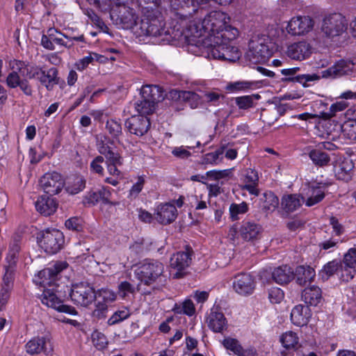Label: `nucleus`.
I'll return each mask as SVG.
<instances>
[{
    "instance_id": "f257e3e1",
    "label": "nucleus",
    "mask_w": 356,
    "mask_h": 356,
    "mask_svg": "<svg viewBox=\"0 0 356 356\" xmlns=\"http://www.w3.org/2000/svg\"><path fill=\"white\" fill-rule=\"evenodd\" d=\"M67 266L66 262H56L51 266L40 270L38 276L40 279V284L44 289L40 298L42 304L51 307L59 312L65 313L72 316H76L78 312L72 306L64 305L60 298L65 297L61 285L56 283L58 274Z\"/></svg>"
},
{
    "instance_id": "f03ea898",
    "label": "nucleus",
    "mask_w": 356,
    "mask_h": 356,
    "mask_svg": "<svg viewBox=\"0 0 356 356\" xmlns=\"http://www.w3.org/2000/svg\"><path fill=\"white\" fill-rule=\"evenodd\" d=\"M167 2L169 7L172 9L174 16L172 25L168 27L165 24L162 26V22L159 20V26L157 29V38H159L160 42L169 43L172 40L179 39L184 33V29L186 27L184 22L189 19L192 16L198 12H204L202 8H200V2L197 0H163Z\"/></svg>"
},
{
    "instance_id": "7ed1b4c3",
    "label": "nucleus",
    "mask_w": 356,
    "mask_h": 356,
    "mask_svg": "<svg viewBox=\"0 0 356 356\" xmlns=\"http://www.w3.org/2000/svg\"><path fill=\"white\" fill-rule=\"evenodd\" d=\"M227 16L221 12H213L207 15L201 21L200 24L195 22H190L188 31L194 37H201L204 33H207L208 36L205 40H202L203 44L209 42H213V37L218 35L227 24Z\"/></svg>"
},
{
    "instance_id": "20e7f679",
    "label": "nucleus",
    "mask_w": 356,
    "mask_h": 356,
    "mask_svg": "<svg viewBox=\"0 0 356 356\" xmlns=\"http://www.w3.org/2000/svg\"><path fill=\"white\" fill-rule=\"evenodd\" d=\"M63 293H68L72 301L82 307H88L95 301L97 294L94 288L88 282H81L72 284L69 287L65 284H60Z\"/></svg>"
},
{
    "instance_id": "39448f33",
    "label": "nucleus",
    "mask_w": 356,
    "mask_h": 356,
    "mask_svg": "<svg viewBox=\"0 0 356 356\" xmlns=\"http://www.w3.org/2000/svg\"><path fill=\"white\" fill-rule=\"evenodd\" d=\"M207 48L208 57L214 59L234 63L241 57L238 49L231 43L219 42V43L209 42L203 44Z\"/></svg>"
},
{
    "instance_id": "423d86ee",
    "label": "nucleus",
    "mask_w": 356,
    "mask_h": 356,
    "mask_svg": "<svg viewBox=\"0 0 356 356\" xmlns=\"http://www.w3.org/2000/svg\"><path fill=\"white\" fill-rule=\"evenodd\" d=\"M143 18L140 23V35H156V0H138Z\"/></svg>"
},
{
    "instance_id": "0eeeda50",
    "label": "nucleus",
    "mask_w": 356,
    "mask_h": 356,
    "mask_svg": "<svg viewBox=\"0 0 356 356\" xmlns=\"http://www.w3.org/2000/svg\"><path fill=\"white\" fill-rule=\"evenodd\" d=\"M39 245L49 254H54L63 249L65 236L62 232L56 229H47L38 236Z\"/></svg>"
},
{
    "instance_id": "6e6552de",
    "label": "nucleus",
    "mask_w": 356,
    "mask_h": 356,
    "mask_svg": "<svg viewBox=\"0 0 356 356\" xmlns=\"http://www.w3.org/2000/svg\"><path fill=\"white\" fill-rule=\"evenodd\" d=\"M268 44V39L266 38H256L250 40L249 50L246 53L250 62L254 64L265 62L273 53Z\"/></svg>"
},
{
    "instance_id": "1a4fd4ad",
    "label": "nucleus",
    "mask_w": 356,
    "mask_h": 356,
    "mask_svg": "<svg viewBox=\"0 0 356 356\" xmlns=\"http://www.w3.org/2000/svg\"><path fill=\"white\" fill-rule=\"evenodd\" d=\"M348 22L346 17L340 13H332L326 16L322 23L321 31L329 38L339 36L348 29Z\"/></svg>"
},
{
    "instance_id": "9d476101",
    "label": "nucleus",
    "mask_w": 356,
    "mask_h": 356,
    "mask_svg": "<svg viewBox=\"0 0 356 356\" xmlns=\"http://www.w3.org/2000/svg\"><path fill=\"white\" fill-rule=\"evenodd\" d=\"M117 6V9H113L111 12V19L124 29H133L138 18L135 10L126 4Z\"/></svg>"
},
{
    "instance_id": "9b49d317",
    "label": "nucleus",
    "mask_w": 356,
    "mask_h": 356,
    "mask_svg": "<svg viewBox=\"0 0 356 356\" xmlns=\"http://www.w3.org/2000/svg\"><path fill=\"white\" fill-rule=\"evenodd\" d=\"M193 253V249L186 245V251L178 252L170 257V266L177 270V272L174 274L173 278L179 279L184 276L185 273L183 270L191 265Z\"/></svg>"
},
{
    "instance_id": "f8f14e48",
    "label": "nucleus",
    "mask_w": 356,
    "mask_h": 356,
    "mask_svg": "<svg viewBox=\"0 0 356 356\" xmlns=\"http://www.w3.org/2000/svg\"><path fill=\"white\" fill-rule=\"evenodd\" d=\"M40 183L44 193L50 196L59 193L64 186L61 175L56 172L44 174L41 177Z\"/></svg>"
},
{
    "instance_id": "ddd939ff",
    "label": "nucleus",
    "mask_w": 356,
    "mask_h": 356,
    "mask_svg": "<svg viewBox=\"0 0 356 356\" xmlns=\"http://www.w3.org/2000/svg\"><path fill=\"white\" fill-rule=\"evenodd\" d=\"M354 63L350 60L341 59L332 66L321 72V77L325 79H337L353 73ZM321 77V76H319Z\"/></svg>"
},
{
    "instance_id": "4468645a",
    "label": "nucleus",
    "mask_w": 356,
    "mask_h": 356,
    "mask_svg": "<svg viewBox=\"0 0 356 356\" xmlns=\"http://www.w3.org/2000/svg\"><path fill=\"white\" fill-rule=\"evenodd\" d=\"M154 264L148 263L144 264L138 269V278L143 283V291L145 296L150 295L152 291H154L156 289V278L154 276Z\"/></svg>"
},
{
    "instance_id": "2eb2a0df",
    "label": "nucleus",
    "mask_w": 356,
    "mask_h": 356,
    "mask_svg": "<svg viewBox=\"0 0 356 356\" xmlns=\"http://www.w3.org/2000/svg\"><path fill=\"white\" fill-rule=\"evenodd\" d=\"M314 26V21L309 16L293 17L287 26L288 33L293 35H300L308 33Z\"/></svg>"
},
{
    "instance_id": "dca6fc26",
    "label": "nucleus",
    "mask_w": 356,
    "mask_h": 356,
    "mask_svg": "<svg viewBox=\"0 0 356 356\" xmlns=\"http://www.w3.org/2000/svg\"><path fill=\"white\" fill-rule=\"evenodd\" d=\"M124 125L131 134L142 136L147 132L151 124L147 116L138 115L128 118Z\"/></svg>"
},
{
    "instance_id": "f3484780",
    "label": "nucleus",
    "mask_w": 356,
    "mask_h": 356,
    "mask_svg": "<svg viewBox=\"0 0 356 356\" xmlns=\"http://www.w3.org/2000/svg\"><path fill=\"white\" fill-rule=\"evenodd\" d=\"M6 86L11 89L19 88L24 95L28 97L33 95V90L27 79H22L17 71L10 72L6 79Z\"/></svg>"
},
{
    "instance_id": "a211bd4d",
    "label": "nucleus",
    "mask_w": 356,
    "mask_h": 356,
    "mask_svg": "<svg viewBox=\"0 0 356 356\" xmlns=\"http://www.w3.org/2000/svg\"><path fill=\"white\" fill-rule=\"evenodd\" d=\"M233 287L236 293L241 295L251 294L255 287V282L252 275L240 273L234 277Z\"/></svg>"
},
{
    "instance_id": "6ab92c4d",
    "label": "nucleus",
    "mask_w": 356,
    "mask_h": 356,
    "mask_svg": "<svg viewBox=\"0 0 356 356\" xmlns=\"http://www.w3.org/2000/svg\"><path fill=\"white\" fill-rule=\"evenodd\" d=\"M299 67H291L287 69H282L281 70L282 74L286 76L287 77L282 78V81L283 82H298L302 83L304 87H307L306 84L308 81H314L320 79V76L316 74H302L297 75L296 73L299 71Z\"/></svg>"
},
{
    "instance_id": "aec40b11",
    "label": "nucleus",
    "mask_w": 356,
    "mask_h": 356,
    "mask_svg": "<svg viewBox=\"0 0 356 356\" xmlns=\"http://www.w3.org/2000/svg\"><path fill=\"white\" fill-rule=\"evenodd\" d=\"M312 47L305 41L296 42L288 47L287 55L293 60H302L308 58L312 54Z\"/></svg>"
},
{
    "instance_id": "412c9836",
    "label": "nucleus",
    "mask_w": 356,
    "mask_h": 356,
    "mask_svg": "<svg viewBox=\"0 0 356 356\" xmlns=\"http://www.w3.org/2000/svg\"><path fill=\"white\" fill-rule=\"evenodd\" d=\"M208 326L214 332L222 333L227 328V321L218 307L213 308L208 317Z\"/></svg>"
},
{
    "instance_id": "4be33fe9",
    "label": "nucleus",
    "mask_w": 356,
    "mask_h": 356,
    "mask_svg": "<svg viewBox=\"0 0 356 356\" xmlns=\"http://www.w3.org/2000/svg\"><path fill=\"white\" fill-rule=\"evenodd\" d=\"M324 197V188L319 186L309 187L307 193L301 195V200L307 207H312L319 203Z\"/></svg>"
},
{
    "instance_id": "5701e85b",
    "label": "nucleus",
    "mask_w": 356,
    "mask_h": 356,
    "mask_svg": "<svg viewBox=\"0 0 356 356\" xmlns=\"http://www.w3.org/2000/svg\"><path fill=\"white\" fill-rule=\"evenodd\" d=\"M58 204L52 196L41 195L35 202V209L44 216H50L57 209Z\"/></svg>"
},
{
    "instance_id": "b1692460",
    "label": "nucleus",
    "mask_w": 356,
    "mask_h": 356,
    "mask_svg": "<svg viewBox=\"0 0 356 356\" xmlns=\"http://www.w3.org/2000/svg\"><path fill=\"white\" fill-rule=\"evenodd\" d=\"M310 316L311 314L309 307L302 305L295 306L291 313L292 323L299 327L307 325Z\"/></svg>"
},
{
    "instance_id": "393cba45",
    "label": "nucleus",
    "mask_w": 356,
    "mask_h": 356,
    "mask_svg": "<svg viewBox=\"0 0 356 356\" xmlns=\"http://www.w3.org/2000/svg\"><path fill=\"white\" fill-rule=\"evenodd\" d=\"M224 347L237 356H254L256 351L252 348L244 349L239 341L234 338L227 337L222 341Z\"/></svg>"
},
{
    "instance_id": "a878e982",
    "label": "nucleus",
    "mask_w": 356,
    "mask_h": 356,
    "mask_svg": "<svg viewBox=\"0 0 356 356\" xmlns=\"http://www.w3.org/2000/svg\"><path fill=\"white\" fill-rule=\"evenodd\" d=\"M293 268L288 265L275 268L272 273L273 280L281 285L286 284L294 279Z\"/></svg>"
},
{
    "instance_id": "bb28decb",
    "label": "nucleus",
    "mask_w": 356,
    "mask_h": 356,
    "mask_svg": "<svg viewBox=\"0 0 356 356\" xmlns=\"http://www.w3.org/2000/svg\"><path fill=\"white\" fill-rule=\"evenodd\" d=\"M261 232V227L253 222H243L239 230L241 238L247 241L257 239Z\"/></svg>"
},
{
    "instance_id": "cd10ccee",
    "label": "nucleus",
    "mask_w": 356,
    "mask_h": 356,
    "mask_svg": "<svg viewBox=\"0 0 356 356\" xmlns=\"http://www.w3.org/2000/svg\"><path fill=\"white\" fill-rule=\"evenodd\" d=\"M177 212V209L172 204L161 205L157 210V222L163 225L170 224L175 220Z\"/></svg>"
},
{
    "instance_id": "c85d7f7f",
    "label": "nucleus",
    "mask_w": 356,
    "mask_h": 356,
    "mask_svg": "<svg viewBox=\"0 0 356 356\" xmlns=\"http://www.w3.org/2000/svg\"><path fill=\"white\" fill-rule=\"evenodd\" d=\"M302 300L307 305L316 306L322 300L321 289L316 286L305 288L302 292Z\"/></svg>"
},
{
    "instance_id": "c756f323",
    "label": "nucleus",
    "mask_w": 356,
    "mask_h": 356,
    "mask_svg": "<svg viewBox=\"0 0 356 356\" xmlns=\"http://www.w3.org/2000/svg\"><path fill=\"white\" fill-rule=\"evenodd\" d=\"M294 279L300 286H305L311 282L315 276L314 270L309 266H298L293 270Z\"/></svg>"
},
{
    "instance_id": "7c9ffc66",
    "label": "nucleus",
    "mask_w": 356,
    "mask_h": 356,
    "mask_svg": "<svg viewBox=\"0 0 356 356\" xmlns=\"http://www.w3.org/2000/svg\"><path fill=\"white\" fill-rule=\"evenodd\" d=\"M110 195V192L104 188L97 191H91L85 196L83 203L85 206H94L99 200H102L104 204H108Z\"/></svg>"
},
{
    "instance_id": "2f4dec72",
    "label": "nucleus",
    "mask_w": 356,
    "mask_h": 356,
    "mask_svg": "<svg viewBox=\"0 0 356 356\" xmlns=\"http://www.w3.org/2000/svg\"><path fill=\"white\" fill-rule=\"evenodd\" d=\"M49 341L47 337H36L29 340L25 347L27 353L33 355L40 353L41 352H46V343Z\"/></svg>"
},
{
    "instance_id": "473e14b6",
    "label": "nucleus",
    "mask_w": 356,
    "mask_h": 356,
    "mask_svg": "<svg viewBox=\"0 0 356 356\" xmlns=\"http://www.w3.org/2000/svg\"><path fill=\"white\" fill-rule=\"evenodd\" d=\"M218 33V35L213 37V43H219V42L231 43L238 35V29L227 24Z\"/></svg>"
},
{
    "instance_id": "72a5a7b5",
    "label": "nucleus",
    "mask_w": 356,
    "mask_h": 356,
    "mask_svg": "<svg viewBox=\"0 0 356 356\" xmlns=\"http://www.w3.org/2000/svg\"><path fill=\"white\" fill-rule=\"evenodd\" d=\"M301 195L290 194L284 195L282 198V207L283 209L289 213L298 209L302 204Z\"/></svg>"
},
{
    "instance_id": "f704fd0d",
    "label": "nucleus",
    "mask_w": 356,
    "mask_h": 356,
    "mask_svg": "<svg viewBox=\"0 0 356 356\" xmlns=\"http://www.w3.org/2000/svg\"><path fill=\"white\" fill-rule=\"evenodd\" d=\"M21 236L17 234L13 238L12 242L10 244L9 251L6 257V261L8 264L16 265L18 259L19 252L21 250Z\"/></svg>"
},
{
    "instance_id": "c9c22d12",
    "label": "nucleus",
    "mask_w": 356,
    "mask_h": 356,
    "mask_svg": "<svg viewBox=\"0 0 356 356\" xmlns=\"http://www.w3.org/2000/svg\"><path fill=\"white\" fill-rule=\"evenodd\" d=\"M181 90L176 89L167 91L157 85V104L165 99L178 101L180 100Z\"/></svg>"
},
{
    "instance_id": "e433bc0d",
    "label": "nucleus",
    "mask_w": 356,
    "mask_h": 356,
    "mask_svg": "<svg viewBox=\"0 0 356 356\" xmlns=\"http://www.w3.org/2000/svg\"><path fill=\"white\" fill-rule=\"evenodd\" d=\"M135 108L140 115H151L156 109L155 100L141 99L135 103Z\"/></svg>"
},
{
    "instance_id": "4c0bfd02",
    "label": "nucleus",
    "mask_w": 356,
    "mask_h": 356,
    "mask_svg": "<svg viewBox=\"0 0 356 356\" xmlns=\"http://www.w3.org/2000/svg\"><path fill=\"white\" fill-rule=\"evenodd\" d=\"M262 209L266 212L274 211L279 204L278 197L272 192L264 193Z\"/></svg>"
},
{
    "instance_id": "58836bf2",
    "label": "nucleus",
    "mask_w": 356,
    "mask_h": 356,
    "mask_svg": "<svg viewBox=\"0 0 356 356\" xmlns=\"http://www.w3.org/2000/svg\"><path fill=\"white\" fill-rule=\"evenodd\" d=\"M261 96L259 94L238 97L235 103L240 109L246 110L254 106V100H259Z\"/></svg>"
},
{
    "instance_id": "ea45409f",
    "label": "nucleus",
    "mask_w": 356,
    "mask_h": 356,
    "mask_svg": "<svg viewBox=\"0 0 356 356\" xmlns=\"http://www.w3.org/2000/svg\"><path fill=\"white\" fill-rule=\"evenodd\" d=\"M309 156L315 165L321 167L327 165L330 161V156L319 149H312Z\"/></svg>"
},
{
    "instance_id": "a19ab883",
    "label": "nucleus",
    "mask_w": 356,
    "mask_h": 356,
    "mask_svg": "<svg viewBox=\"0 0 356 356\" xmlns=\"http://www.w3.org/2000/svg\"><path fill=\"white\" fill-rule=\"evenodd\" d=\"M280 342L286 350H295L298 343V337L295 332L290 331L281 336Z\"/></svg>"
},
{
    "instance_id": "79ce46f5",
    "label": "nucleus",
    "mask_w": 356,
    "mask_h": 356,
    "mask_svg": "<svg viewBox=\"0 0 356 356\" xmlns=\"http://www.w3.org/2000/svg\"><path fill=\"white\" fill-rule=\"evenodd\" d=\"M15 268L16 265H12L11 264L5 266V273L3 277L1 287L13 289Z\"/></svg>"
},
{
    "instance_id": "37998d69",
    "label": "nucleus",
    "mask_w": 356,
    "mask_h": 356,
    "mask_svg": "<svg viewBox=\"0 0 356 356\" xmlns=\"http://www.w3.org/2000/svg\"><path fill=\"white\" fill-rule=\"evenodd\" d=\"M26 75L30 79L37 77L42 85L48 81L45 71L38 66H31L30 68H26Z\"/></svg>"
},
{
    "instance_id": "c03bdc74",
    "label": "nucleus",
    "mask_w": 356,
    "mask_h": 356,
    "mask_svg": "<svg viewBox=\"0 0 356 356\" xmlns=\"http://www.w3.org/2000/svg\"><path fill=\"white\" fill-rule=\"evenodd\" d=\"M341 266V264L336 260L328 262L326 265H325L323 269L320 273L322 279L323 280H327L330 276L333 275L339 270Z\"/></svg>"
},
{
    "instance_id": "a18cd8bd",
    "label": "nucleus",
    "mask_w": 356,
    "mask_h": 356,
    "mask_svg": "<svg viewBox=\"0 0 356 356\" xmlns=\"http://www.w3.org/2000/svg\"><path fill=\"white\" fill-rule=\"evenodd\" d=\"M129 310L124 307L122 309L117 310L113 314L108 318V324L113 325L117 324L123 320L127 318L130 316Z\"/></svg>"
},
{
    "instance_id": "49530a36",
    "label": "nucleus",
    "mask_w": 356,
    "mask_h": 356,
    "mask_svg": "<svg viewBox=\"0 0 356 356\" xmlns=\"http://www.w3.org/2000/svg\"><path fill=\"white\" fill-rule=\"evenodd\" d=\"M248 211V205L243 202L241 204L232 203L229 207L230 216L232 220L238 219V215L245 213Z\"/></svg>"
},
{
    "instance_id": "de8ad7c7",
    "label": "nucleus",
    "mask_w": 356,
    "mask_h": 356,
    "mask_svg": "<svg viewBox=\"0 0 356 356\" xmlns=\"http://www.w3.org/2000/svg\"><path fill=\"white\" fill-rule=\"evenodd\" d=\"M106 128L113 138H117L122 134V125L114 119H110L106 122Z\"/></svg>"
},
{
    "instance_id": "09e8293b",
    "label": "nucleus",
    "mask_w": 356,
    "mask_h": 356,
    "mask_svg": "<svg viewBox=\"0 0 356 356\" xmlns=\"http://www.w3.org/2000/svg\"><path fill=\"white\" fill-rule=\"evenodd\" d=\"M92 341L93 345L99 350L105 348L108 344L106 337L97 331L92 334Z\"/></svg>"
},
{
    "instance_id": "8fccbe9b",
    "label": "nucleus",
    "mask_w": 356,
    "mask_h": 356,
    "mask_svg": "<svg viewBox=\"0 0 356 356\" xmlns=\"http://www.w3.org/2000/svg\"><path fill=\"white\" fill-rule=\"evenodd\" d=\"M344 134L351 140L356 142V120H352L342 127Z\"/></svg>"
},
{
    "instance_id": "3c124183",
    "label": "nucleus",
    "mask_w": 356,
    "mask_h": 356,
    "mask_svg": "<svg viewBox=\"0 0 356 356\" xmlns=\"http://www.w3.org/2000/svg\"><path fill=\"white\" fill-rule=\"evenodd\" d=\"M97 296L102 298L104 302H112L116 300L117 296L115 292L108 289H102L95 292Z\"/></svg>"
},
{
    "instance_id": "603ef678",
    "label": "nucleus",
    "mask_w": 356,
    "mask_h": 356,
    "mask_svg": "<svg viewBox=\"0 0 356 356\" xmlns=\"http://www.w3.org/2000/svg\"><path fill=\"white\" fill-rule=\"evenodd\" d=\"M338 179L348 182L351 179L352 172L350 169H347L344 163L340 165L336 172Z\"/></svg>"
},
{
    "instance_id": "864d4df0",
    "label": "nucleus",
    "mask_w": 356,
    "mask_h": 356,
    "mask_svg": "<svg viewBox=\"0 0 356 356\" xmlns=\"http://www.w3.org/2000/svg\"><path fill=\"white\" fill-rule=\"evenodd\" d=\"M86 186V180L83 177H76L74 184L67 188V191L71 194H76L81 191Z\"/></svg>"
},
{
    "instance_id": "5fc2aeb1",
    "label": "nucleus",
    "mask_w": 356,
    "mask_h": 356,
    "mask_svg": "<svg viewBox=\"0 0 356 356\" xmlns=\"http://www.w3.org/2000/svg\"><path fill=\"white\" fill-rule=\"evenodd\" d=\"M47 33L48 34H49L50 39H51L53 42H54L56 44L64 46V47H68L67 44L64 42L63 39L61 37H59L57 35L58 34L60 36H63V37L67 38L68 37L67 35H65V34H63L60 32H58L56 29H55L54 28L49 29L47 30Z\"/></svg>"
},
{
    "instance_id": "6e6d98bb",
    "label": "nucleus",
    "mask_w": 356,
    "mask_h": 356,
    "mask_svg": "<svg viewBox=\"0 0 356 356\" xmlns=\"http://www.w3.org/2000/svg\"><path fill=\"white\" fill-rule=\"evenodd\" d=\"M66 228L68 229L81 232L83 229L82 220L78 217L70 218L65 222Z\"/></svg>"
},
{
    "instance_id": "4d7b16f0",
    "label": "nucleus",
    "mask_w": 356,
    "mask_h": 356,
    "mask_svg": "<svg viewBox=\"0 0 356 356\" xmlns=\"http://www.w3.org/2000/svg\"><path fill=\"white\" fill-rule=\"evenodd\" d=\"M343 263L344 266L355 268L356 266V249H350L344 255Z\"/></svg>"
},
{
    "instance_id": "13d9d810",
    "label": "nucleus",
    "mask_w": 356,
    "mask_h": 356,
    "mask_svg": "<svg viewBox=\"0 0 356 356\" xmlns=\"http://www.w3.org/2000/svg\"><path fill=\"white\" fill-rule=\"evenodd\" d=\"M108 311L107 305L104 302H99L96 305L95 309L92 312V316L97 319L104 318L106 317Z\"/></svg>"
},
{
    "instance_id": "bf43d9fd",
    "label": "nucleus",
    "mask_w": 356,
    "mask_h": 356,
    "mask_svg": "<svg viewBox=\"0 0 356 356\" xmlns=\"http://www.w3.org/2000/svg\"><path fill=\"white\" fill-rule=\"evenodd\" d=\"M106 164L115 163L122 164V158L118 152L113 147L112 150L105 156Z\"/></svg>"
},
{
    "instance_id": "052dcab7",
    "label": "nucleus",
    "mask_w": 356,
    "mask_h": 356,
    "mask_svg": "<svg viewBox=\"0 0 356 356\" xmlns=\"http://www.w3.org/2000/svg\"><path fill=\"white\" fill-rule=\"evenodd\" d=\"M134 286L127 281L122 282L118 285V293L122 298H125L129 293H134Z\"/></svg>"
},
{
    "instance_id": "680f3d73",
    "label": "nucleus",
    "mask_w": 356,
    "mask_h": 356,
    "mask_svg": "<svg viewBox=\"0 0 356 356\" xmlns=\"http://www.w3.org/2000/svg\"><path fill=\"white\" fill-rule=\"evenodd\" d=\"M340 278L343 282H348L354 277L356 270L353 268H349L346 266H343L341 265L340 267Z\"/></svg>"
},
{
    "instance_id": "e2e57ef3",
    "label": "nucleus",
    "mask_w": 356,
    "mask_h": 356,
    "mask_svg": "<svg viewBox=\"0 0 356 356\" xmlns=\"http://www.w3.org/2000/svg\"><path fill=\"white\" fill-rule=\"evenodd\" d=\"M284 298L283 291L278 288H273L268 292V298L273 304L279 303Z\"/></svg>"
},
{
    "instance_id": "0e129e2a",
    "label": "nucleus",
    "mask_w": 356,
    "mask_h": 356,
    "mask_svg": "<svg viewBox=\"0 0 356 356\" xmlns=\"http://www.w3.org/2000/svg\"><path fill=\"white\" fill-rule=\"evenodd\" d=\"M245 182L248 184H258L259 176L257 172L251 168H248L243 174Z\"/></svg>"
},
{
    "instance_id": "69168bd1",
    "label": "nucleus",
    "mask_w": 356,
    "mask_h": 356,
    "mask_svg": "<svg viewBox=\"0 0 356 356\" xmlns=\"http://www.w3.org/2000/svg\"><path fill=\"white\" fill-rule=\"evenodd\" d=\"M104 161V157L102 156H97L95 159L90 163V168L91 170L99 175L103 174L104 168L101 165V163Z\"/></svg>"
},
{
    "instance_id": "338daca9",
    "label": "nucleus",
    "mask_w": 356,
    "mask_h": 356,
    "mask_svg": "<svg viewBox=\"0 0 356 356\" xmlns=\"http://www.w3.org/2000/svg\"><path fill=\"white\" fill-rule=\"evenodd\" d=\"M253 85L254 83L250 81H236L230 83L228 88L233 90H244L252 88Z\"/></svg>"
},
{
    "instance_id": "774afa93",
    "label": "nucleus",
    "mask_w": 356,
    "mask_h": 356,
    "mask_svg": "<svg viewBox=\"0 0 356 356\" xmlns=\"http://www.w3.org/2000/svg\"><path fill=\"white\" fill-rule=\"evenodd\" d=\"M12 290V289L1 287L0 290V310H2L7 304Z\"/></svg>"
}]
</instances>
